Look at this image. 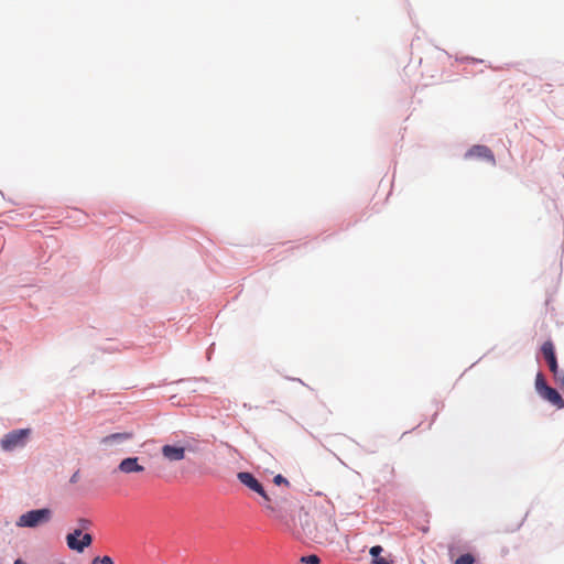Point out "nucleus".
<instances>
[{
	"instance_id": "obj_1",
	"label": "nucleus",
	"mask_w": 564,
	"mask_h": 564,
	"mask_svg": "<svg viewBox=\"0 0 564 564\" xmlns=\"http://www.w3.org/2000/svg\"><path fill=\"white\" fill-rule=\"evenodd\" d=\"M237 478L248 489L258 494L263 499V507L269 512L270 517L279 521L285 529L293 530L294 510L289 499L280 498L273 500L264 490L262 484L251 473H238Z\"/></svg>"
},
{
	"instance_id": "obj_2",
	"label": "nucleus",
	"mask_w": 564,
	"mask_h": 564,
	"mask_svg": "<svg viewBox=\"0 0 564 564\" xmlns=\"http://www.w3.org/2000/svg\"><path fill=\"white\" fill-rule=\"evenodd\" d=\"M337 532V524L329 516L319 517L315 523L314 530H308V535L317 543H328Z\"/></svg>"
},
{
	"instance_id": "obj_3",
	"label": "nucleus",
	"mask_w": 564,
	"mask_h": 564,
	"mask_svg": "<svg viewBox=\"0 0 564 564\" xmlns=\"http://www.w3.org/2000/svg\"><path fill=\"white\" fill-rule=\"evenodd\" d=\"M32 434L31 429L13 430L3 435L0 441L1 449L4 452H13L26 445Z\"/></svg>"
},
{
	"instance_id": "obj_4",
	"label": "nucleus",
	"mask_w": 564,
	"mask_h": 564,
	"mask_svg": "<svg viewBox=\"0 0 564 564\" xmlns=\"http://www.w3.org/2000/svg\"><path fill=\"white\" fill-rule=\"evenodd\" d=\"M51 518L52 511L48 508L31 510L19 517L17 520V527L36 528L40 524L48 522Z\"/></svg>"
},
{
	"instance_id": "obj_5",
	"label": "nucleus",
	"mask_w": 564,
	"mask_h": 564,
	"mask_svg": "<svg viewBox=\"0 0 564 564\" xmlns=\"http://www.w3.org/2000/svg\"><path fill=\"white\" fill-rule=\"evenodd\" d=\"M162 457L169 462H180L186 456V447L180 444H165L161 447Z\"/></svg>"
},
{
	"instance_id": "obj_6",
	"label": "nucleus",
	"mask_w": 564,
	"mask_h": 564,
	"mask_svg": "<svg viewBox=\"0 0 564 564\" xmlns=\"http://www.w3.org/2000/svg\"><path fill=\"white\" fill-rule=\"evenodd\" d=\"M466 159H481L488 161L491 165L496 164L492 151L486 145H473L465 154Z\"/></svg>"
},
{
	"instance_id": "obj_7",
	"label": "nucleus",
	"mask_w": 564,
	"mask_h": 564,
	"mask_svg": "<svg viewBox=\"0 0 564 564\" xmlns=\"http://www.w3.org/2000/svg\"><path fill=\"white\" fill-rule=\"evenodd\" d=\"M134 437L133 432H121V433H112L107 436H104L100 440V445H102L105 448H111L117 445H120L127 441H130Z\"/></svg>"
},
{
	"instance_id": "obj_8",
	"label": "nucleus",
	"mask_w": 564,
	"mask_h": 564,
	"mask_svg": "<svg viewBox=\"0 0 564 564\" xmlns=\"http://www.w3.org/2000/svg\"><path fill=\"white\" fill-rule=\"evenodd\" d=\"M93 543V535L90 533H82L80 540L75 539L73 535H66L67 546L78 553H83L84 550L90 546Z\"/></svg>"
},
{
	"instance_id": "obj_9",
	"label": "nucleus",
	"mask_w": 564,
	"mask_h": 564,
	"mask_svg": "<svg viewBox=\"0 0 564 564\" xmlns=\"http://www.w3.org/2000/svg\"><path fill=\"white\" fill-rule=\"evenodd\" d=\"M541 351H542V355L544 357V359L546 360L547 365H549V368H550V371L551 372H556L558 368V365H557V359H556V355H555V349H554V345L551 340H546L542 347H541Z\"/></svg>"
},
{
	"instance_id": "obj_10",
	"label": "nucleus",
	"mask_w": 564,
	"mask_h": 564,
	"mask_svg": "<svg viewBox=\"0 0 564 564\" xmlns=\"http://www.w3.org/2000/svg\"><path fill=\"white\" fill-rule=\"evenodd\" d=\"M118 469L123 474L142 473L144 466L139 464V457H127L120 462Z\"/></svg>"
},
{
	"instance_id": "obj_11",
	"label": "nucleus",
	"mask_w": 564,
	"mask_h": 564,
	"mask_svg": "<svg viewBox=\"0 0 564 564\" xmlns=\"http://www.w3.org/2000/svg\"><path fill=\"white\" fill-rule=\"evenodd\" d=\"M539 395L550 402L552 405H554L556 409H563L564 408V400L561 397V394L552 387L545 388Z\"/></svg>"
},
{
	"instance_id": "obj_12",
	"label": "nucleus",
	"mask_w": 564,
	"mask_h": 564,
	"mask_svg": "<svg viewBox=\"0 0 564 564\" xmlns=\"http://www.w3.org/2000/svg\"><path fill=\"white\" fill-rule=\"evenodd\" d=\"M547 387L549 384L546 383L544 376L541 372H539L535 377V390L538 394L541 393Z\"/></svg>"
},
{
	"instance_id": "obj_13",
	"label": "nucleus",
	"mask_w": 564,
	"mask_h": 564,
	"mask_svg": "<svg viewBox=\"0 0 564 564\" xmlns=\"http://www.w3.org/2000/svg\"><path fill=\"white\" fill-rule=\"evenodd\" d=\"M77 528L76 530H80V532L87 531L91 528L93 523L89 519L86 518H79L77 520Z\"/></svg>"
},
{
	"instance_id": "obj_14",
	"label": "nucleus",
	"mask_w": 564,
	"mask_h": 564,
	"mask_svg": "<svg viewBox=\"0 0 564 564\" xmlns=\"http://www.w3.org/2000/svg\"><path fill=\"white\" fill-rule=\"evenodd\" d=\"M454 564H475V557L470 553L460 555Z\"/></svg>"
},
{
	"instance_id": "obj_15",
	"label": "nucleus",
	"mask_w": 564,
	"mask_h": 564,
	"mask_svg": "<svg viewBox=\"0 0 564 564\" xmlns=\"http://www.w3.org/2000/svg\"><path fill=\"white\" fill-rule=\"evenodd\" d=\"M553 373V377H554V380L555 382L558 384V387L563 390L564 392V371L563 370H560L557 369L556 372H552Z\"/></svg>"
},
{
	"instance_id": "obj_16",
	"label": "nucleus",
	"mask_w": 564,
	"mask_h": 564,
	"mask_svg": "<svg viewBox=\"0 0 564 564\" xmlns=\"http://www.w3.org/2000/svg\"><path fill=\"white\" fill-rule=\"evenodd\" d=\"M301 562L303 564H321L319 557L317 555H308L301 557Z\"/></svg>"
},
{
	"instance_id": "obj_17",
	"label": "nucleus",
	"mask_w": 564,
	"mask_h": 564,
	"mask_svg": "<svg viewBox=\"0 0 564 564\" xmlns=\"http://www.w3.org/2000/svg\"><path fill=\"white\" fill-rule=\"evenodd\" d=\"M383 549L381 545H375L370 549L369 553L372 556V560L380 558V554L382 553Z\"/></svg>"
},
{
	"instance_id": "obj_18",
	"label": "nucleus",
	"mask_w": 564,
	"mask_h": 564,
	"mask_svg": "<svg viewBox=\"0 0 564 564\" xmlns=\"http://www.w3.org/2000/svg\"><path fill=\"white\" fill-rule=\"evenodd\" d=\"M97 563H99V564H113V561H112V558L110 556L105 555L102 557L97 556L91 562V564H97Z\"/></svg>"
},
{
	"instance_id": "obj_19",
	"label": "nucleus",
	"mask_w": 564,
	"mask_h": 564,
	"mask_svg": "<svg viewBox=\"0 0 564 564\" xmlns=\"http://www.w3.org/2000/svg\"><path fill=\"white\" fill-rule=\"evenodd\" d=\"M273 482L278 486L280 485H285V486H289L290 482L286 478H284L282 475H276L274 478H273Z\"/></svg>"
},
{
	"instance_id": "obj_20",
	"label": "nucleus",
	"mask_w": 564,
	"mask_h": 564,
	"mask_svg": "<svg viewBox=\"0 0 564 564\" xmlns=\"http://www.w3.org/2000/svg\"><path fill=\"white\" fill-rule=\"evenodd\" d=\"M372 564H392V563L389 562L388 560H386L384 557H380L377 560H372Z\"/></svg>"
},
{
	"instance_id": "obj_21",
	"label": "nucleus",
	"mask_w": 564,
	"mask_h": 564,
	"mask_svg": "<svg viewBox=\"0 0 564 564\" xmlns=\"http://www.w3.org/2000/svg\"><path fill=\"white\" fill-rule=\"evenodd\" d=\"M82 533L83 532H80V530L74 529V531L72 533H68L67 535H73L75 536V539L80 540L79 538H82Z\"/></svg>"
},
{
	"instance_id": "obj_22",
	"label": "nucleus",
	"mask_w": 564,
	"mask_h": 564,
	"mask_svg": "<svg viewBox=\"0 0 564 564\" xmlns=\"http://www.w3.org/2000/svg\"><path fill=\"white\" fill-rule=\"evenodd\" d=\"M77 479H78V473H75V474L72 476V478H70V482H73V484H74V482H76V481H77Z\"/></svg>"
},
{
	"instance_id": "obj_23",
	"label": "nucleus",
	"mask_w": 564,
	"mask_h": 564,
	"mask_svg": "<svg viewBox=\"0 0 564 564\" xmlns=\"http://www.w3.org/2000/svg\"><path fill=\"white\" fill-rule=\"evenodd\" d=\"M14 564H26V563L19 558V560H17V561L14 562Z\"/></svg>"
}]
</instances>
